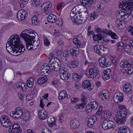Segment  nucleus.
<instances>
[{
	"label": "nucleus",
	"instance_id": "f257e3e1",
	"mask_svg": "<svg viewBox=\"0 0 133 133\" xmlns=\"http://www.w3.org/2000/svg\"><path fill=\"white\" fill-rule=\"evenodd\" d=\"M8 52L10 54L12 52L15 54L14 56H18L23 53L25 49L23 45L21 44V45L14 43L12 44L11 47L6 48Z\"/></svg>",
	"mask_w": 133,
	"mask_h": 133
},
{
	"label": "nucleus",
	"instance_id": "f03ea898",
	"mask_svg": "<svg viewBox=\"0 0 133 133\" xmlns=\"http://www.w3.org/2000/svg\"><path fill=\"white\" fill-rule=\"evenodd\" d=\"M25 30H24L21 33L20 36L24 39L25 41H28L30 42L31 44H33L35 42L37 41V40H39V36L37 34H35V36H30L27 35L25 33Z\"/></svg>",
	"mask_w": 133,
	"mask_h": 133
},
{
	"label": "nucleus",
	"instance_id": "7ed1b4c3",
	"mask_svg": "<svg viewBox=\"0 0 133 133\" xmlns=\"http://www.w3.org/2000/svg\"><path fill=\"white\" fill-rule=\"evenodd\" d=\"M119 6L122 10L128 11L131 10L133 8V0H125L124 2L120 1Z\"/></svg>",
	"mask_w": 133,
	"mask_h": 133
},
{
	"label": "nucleus",
	"instance_id": "20e7f679",
	"mask_svg": "<svg viewBox=\"0 0 133 133\" xmlns=\"http://www.w3.org/2000/svg\"><path fill=\"white\" fill-rule=\"evenodd\" d=\"M102 128L106 130L111 128L114 129L115 127L116 124L112 121L106 118L102 122Z\"/></svg>",
	"mask_w": 133,
	"mask_h": 133
},
{
	"label": "nucleus",
	"instance_id": "39448f33",
	"mask_svg": "<svg viewBox=\"0 0 133 133\" xmlns=\"http://www.w3.org/2000/svg\"><path fill=\"white\" fill-rule=\"evenodd\" d=\"M15 35L16 37H17L16 38L15 37V36L13 35L8 39L6 45V48L11 47L12 45V44H14V43L21 45L22 43L20 41L19 37L17 36V35Z\"/></svg>",
	"mask_w": 133,
	"mask_h": 133
},
{
	"label": "nucleus",
	"instance_id": "423d86ee",
	"mask_svg": "<svg viewBox=\"0 0 133 133\" xmlns=\"http://www.w3.org/2000/svg\"><path fill=\"white\" fill-rule=\"evenodd\" d=\"M85 73L87 77L93 78L98 75V72L97 68L92 67L87 70Z\"/></svg>",
	"mask_w": 133,
	"mask_h": 133
},
{
	"label": "nucleus",
	"instance_id": "0eeeda50",
	"mask_svg": "<svg viewBox=\"0 0 133 133\" xmlns=\"http://www.w3.org/2000/svg\"><path fill=\"white\" fill-rule=\"evenodd\" d=\"M0 122L3 126L6 128L10 127L12 125L9 117L6 115L2 116V118L0 119Z\"/></svg>",
	"mask_w": 133,
	"mask_h": 133
},
{
	"label": "nucleus",
	"instance_id": "6e6552de",
	"mask_svg": "<svg viewBox=\"0 0 133 133\" xmlns=\"http://www.w3.org/2000/svg\"><path fill=\"white\" fill-rule=\"evenodd\" d=\"M122 94L120 92H117L114 94L113 97V100L116 103H119L123 101V96Z\"/></svg>",
	"mask_w": 133,
	"mask_h": 133
},
{
	"label": "nucleus",
	"instance_id": "1a4fd4ad",
	"mask_svg": "<svg viewBox=\"0 0 133 133\" xmlns=\"http://www.w3.org/2000/svg\"><path fill=\"white\" fill-rule=\"evenodd\" d=\"M82 87L84 89H87L89 91H91L94 88L92 82L88 80L84 81L82 84Z\"/></svg>",
	"mask_w": 133,
	"mask_h": 133
},
{
	"label": "nucleus",
	"instance_id": "9d476101",
	"mask_svg": "<svg viewBox=\"0 0 133 133\" xmlns=\"http://www.w3.org/2000/svg\"><path fill=\"white\" fill-rule=\"evenodd\" d=\"M94 52L100 56H102L105 50L104 48L99 45H95L94 46Z\"/></svg>",
	"mask_w": 133,
	"mask_h": 133
},
{
	"label": "nucleus",
	"instance_id": "9b49d317",
	"mask_svg": "<svg viewBox=\"0 0 133 133\" xmlns=\"http://www.w3.org/2000/svg\"><path fill=\"white\" fill-rule=\"evenodd\" d=\"M106 59L105 57H102L99 58L98 60L100 65L102 67L106 68L108 67L109 66V64L110 63L106 62Z\"/></svg>",
	"mask_w": 133,
	"mask_h": 133
},
{
	"label": "nucleus",
	"instance_id": "f8f14e48",
	"mask_svg": "<svg viewBox=\"0 0 133 133\" xmlns=\"http://www.w3.org/2000/svg\"><path fill=\"white\" fill-rule=\"evenodd\" d=\"M97 117L95 115H93L90 117L88 120V125L90 127H92L97 121Z\"/></svg>",
	"mask_w": 133,
	"mask_h": 133
},
{
	"label": "nucleus",
	"instance_id": "ddd939ff",
	"mask_svg": "<svg viewBox=\"0 0 133 133\" xmlns=\"http://www.w3.org/2000/svg\"><path fill=\"white\" fill-rule=\"evenodd\" d=\"M133 63L131 59H129L127 61H124V62H121L120 63V66L122 67H124V66L125 68L128 67L132 65Z\"/></svg>",
	"mask_w": 133,
	"mask_h": 133
},
{
	"label": "nucleus",
	"instance_id": "4468645a",
	"mask_svg": "<svg viewBox=\"0 0 133 133\" xmlns=\"http://www.w3.org/2000/svg\"><path fill=\"white\" fill-rule=\"evenodd\" d=\"M118 133H130V129L125 126H122L120 127L118 130Z\"/></svg>",
	"mask_w": 133,
	"mask_h": 133
},
{
	"label": "nucleus",
	"instance_id": "2eb2a0df",
	"mask_svg": "<svg viewBox=\"0 0 133 133\" xmlns=\"http://www.w3.org/2000/svg\"><path fill=\"white\" fill-rule=\"evenodd\" d=\"M56 60L52 62L54 64L55 68V71H59L61 66V64L59 60L57 59Z\"/></svg>",
	"mask_w": 133,
	"mask_h": 133
},
{
	"label": "nucleus",
	"instance_id": "dca6fc26",
	"mask_svg": "<svg viewBox=\"0 0 133 133\" xmlns=\"http://www.w3.org/2000/svg\"><path fill=\"white\" fill-rule=\"evenodd\" d=\"M39 118L42 120H43L46 119L48 117V114L45 112H44L43 110L39 111L38 113Z\"/></svg>",
	"mask_w": 133,
	"mask_h": 133
},
{
	"label": "nucleus",
	"instance_id": "f3484780",
	"mask_svg": "<svg viewBox=\"0 0 133 133\" xmlns=\"http://www.w3.org/2000/svg\"><path fill=\"white\" fill-rule=\"evenodd\" d=\"M70 52L72 56L75 55V57H77V55H78L79 54V49L77 48L74 47L70 49Z\"/></svg>",
	"mask_w": 133,
	"mask_h": 133
},
{
	"label": "nucleus",
	"instance_id": "a211bd4d",
	"mask_svg": "<svg viewBox=\"0 0 133 133\" xmlns=\"http://www.w3.org/2000/svg\"><path fill=\"white\" fill-rule=\"evenodd\" d=\"M114 119L117 123L119 124L124 123L126 120V117L124 116H121L118 118L116 117Z\"/></svg>",
	"mask_w": 133,
	"mask_h": 133
},
{
	"label": "nucleus",
	"instance_id": "6ab92c4d",
	"mask_svg": "<svg viewBox=\"0 0 133 133\" xmlns=\"http://www.w3.org/2000/svg\"><path fill=\"white\" fill-rule=\"evenodd\" d=\"M56 15L52 14H51L49 15L47 18L48 21L50 23H53L56 21V19L54 18L55 17Z\"/></svg>",
	"mask_w": 133,
	"mask_h": 133
},
{
	"label": "nucleus",
	"instance_id": "aec40b11",
	"mask_svg": "<svg viewBox=\"0 0 133 133\" xmlns=\"http://www.w3.org/2000/svg\"><path fill=\"white\" fill-rule=\"evenodd\" d=\"M102 38H103V37L101 33L98 34L97 35L94 34L92 36L93 39L94 41L101 40Z\"/></svg>",
	"mask_w": 133,
	"mask_h": 133
},
{
	"label": "nucleus",
	"instance_id": "412c9836",
	"mask_svg": "<svg viewBox=\"0 0 133 133\" xmlns=\"http://www.w3.org/2000/svg\"><path fill=\"white\" fill-rule=\"evenodd\" d=\"M61 77L63 80H67L70 77L71 74L70 73H60Z\"/></svg>",
	"mask_w": 133,
	"mask_h": 133
},
{
	"label": "nucleus",
	"instance_id": "4be33fe9",
	"mask_svg": "<svg viewBox=\"0 0 133 133\" xmlns=\"http://www.w3.org/2000/svg\"><path fill=\"white\" fill-rule=\"evenodd\" d=\"M81 3L84 5H86L89 3L92 4L94 3L95 0H79Z\"/></svg>",
	"mask_w": 133,
	"mask_h": 133
},
{
	"label": "nucleus",
	"instance_id": "5701e85b",
	"mask_svg": "<svg viewBox=\"0 0 133 133\" xmlns=\"http://www.w3.org/2000/svg\"><path fill=\"white\" fill-rule=\"evenodd\" d=\"M47 78L46 77H40L37 80V83L40 85L46 82L47 80Z\"/></svg>",
	"mask_w": 133,
	"mask_h": 133
},
{
	"label": "nucleus",
	"instance_id": "b1692460",
	"mask_svg": "<svg viewBox=\"0 0 133 133\" xmlns=\"http://www.w3.org/2000/svg\"><path fill=\"white\" fill-rule=\"evenodd\" d=\"M66 92L64 91H62L60 92L59 95V99L61 101L66 97Z\"/></svg>",
	"mask_w": 133,
	"mask_h": 133
},
{
	"label": "nucleus",
	"instance_id": "393cba45",
	"mask_svg": "<svg viewBox=\"0 0 133 133\" xmlns=\"http://www.w3.org/2000/svg\"><path fill=\"white\" fill-rule=\"evenodd\" d=\"M19 125L17 123L13 124L12 126H10V129H9V133L11 132H13L15 130V129L17 128H19Z\"/></svg>",
	"mask_w": 133,
	"mask_h": 133
},
{
	"label": "nucleus",
	"instance_id": "a878e982",
	"mask_svg": "<svg viewBox=\"0 0 133 133\" xmlns=\"http://www.w3.org/2000/svg\"><path fill=\"white\" fill-rule=\"evenodd\" d=\"M15 111H12L10 113V115L15 119L19 118L21 117L18 114L16 113Z\"/></svg>",
	"mask_w": 133,
	"mask_h": 133
},
{
	"label": "nucleus",
	"instance_id": "bb28decb",
	"mask_svg": "<svg viewBox=\"0 0 133 133\" xmlns=\"http://www.w3.org/2000/svg\"><path fill=\"white\" fill-rule=\"evenodd\" d=\"M26 41V47L27 49L29 50H33L35 49L34 47H33L32 45V44H31L30 42L28 41Z\"/></svg>",
	"mask_w": 133,
	"mask_h": 133
},
{
	"label": "nucleus",
	"instance_id": "cd10ccee",
	"mask_svg": "<svg viewBox=\"0 0 133 133\" xmlns=\"http://www.w3.org/2000/svg\"><path fill=\"white\" fill-rule=\"evenodd\" d=\"M73 42L78 48L79 47L81 46V42L78 40L77 38H75L73 39Z\"/></svg>",
	"mask_w": 133,
	"mask_h": 133
},
{
	"label": "nucleus",
	"instance_id": "c85d7f7f",
	"mask_svg": "<svg viewBox=\"0 0 133 133\" xmlns=\"http://www.w3.org/2000/svg\"><path fill=\"white\" fill-rule=\"evenodd\" d=\"M17 18L19 20L23 21L26 18L27 16H25L23 14H22L19 12H18L17 14Z\"/></svg>",
	"mask_w": 133,
	"mask_h": 133
},
{
	"label": "nucleus",
	"instance_id": "c756f323",
	"mask_svg": "<svg viewBox=\"0 0 133 133\" xmlns=\"http://www.w3.org/2000/svg\"><path fill=\"white\" fill-rule=\"evenodd\" d=\"M90 105L91 108L94 110H95L98 108V104L97 102L96 101L91 102Z\"/></svg>",
	"mask_w": 133,
	"mask_h": 133
},
{
	"label": "nucleus",
	"instance_id": "7c9ffc66",
	"mask_svg": "<svg viewBox=\"0 0 133 133\" xmlns=\"http://www.w3.org/2000/svg\"><path fill=\"white\" fill-rule=\"evenodd\" d=\"M16 114L19 115L21 117L23 115V110L21 108L19 107H17L15 108V111Z\"/></svg>",
	"mask_w": 133,
	"mask_h": 133
},
{
	"label": "nucleus",
	"instance_id": "2f4dec72",
	"mask_svg": "<svg viewBox=\"0 0 133 133\" xmlns=\"http://www.w3.org/2000/svg\"><path fill=\"white\" fill-rule=\"evenodd\" d=\"M117 45L118 46V50L121 51L123 48L124 46L123 43L121 41H120L117 43Z\"/></svg>",
	"mask_w": 133,
	"mask_h": 133
},
{
	"label": "nucleus",
	"instance_id": "473e14b6",
	"mask_svg": "<svg viewBox=\"0 0 133 133\" xmlns=\"http://www.w3.org/2000/svg\"><path fill=\"white\" fill-rule=\"evenodd\" d=\"M108 35L110 36L113 39H115L117 38L116 34L111 30H109L108 32Z\"/></svg>",
	"mask_w": 133,
	"mask_h": 133
},
{
	"label": "nucleus",
	"instance_id": "72a5a7b5",
	"mask_svg": "<svg viewBox=\"0 0 133 133\" xmlns=\"http://www.w3.org/2000/svg\"><path fill=\"white\" fill-rule=\"evenodd\" d=\"M30 114L28 112H26L23 114L22 116L23 117V119L24 120L27 121L30 119Z\"/></svg>",
	"mask_w": 133,
	"mask_h": 133
},
{
	"label": "nucleus",
	"instance_id": "f704fd0d",
	"mask_svg": "<svg viewBox=\"0 0 133 133\" xmlns=\"http://www.w3.org/2000/svg\"><path fill=\"white\" fill-rule=\"evenodd\" d=\"M82 15V16L81 17V18H82L83 19L85 20V22L86 21L87 19L89 17L88 12L87 11H85L83 13Z\"/></svg>",
	"mask_w": 133,
	"mask_h": 133
},
{
	"label": "nucleus",
	"instance_id": "c9c22d12",
	"mask_svg": "<svg viewBox=\"0 0 133 133\" xmlns=\"http://www.w3.org/2000/svg\"><path fill=\"white\" fill-rule=\"evenodd\" d=\"M86 104L82 102L80 104H78L75 106V108L76 109H82L85 108Z\"/></svg>",
	"mask_w": 133,
	"mask_h": 133
},
{
	"label": "nucleus",
	"instance_id": "e433bc0d",
	"mask_svg": "<svg viewBox=\"0 0 133 133\" xmlns=\"http://www.w3.org/2000/svg\"><path fill=\"white\" fill-rule=\"evenodd\" d=\"M124 51L127 53H130L132 51L131 46L129 45H127L125 46Z\"/></svg>",
	"mask_w": 133,
	"mask_h": 133
},
{
	"label": "nucleus",
	"instance_id": "4c0bfd02",
	"mask_svg": "<svg viewBox=\"0 0 133 133\" xmlns=\"http://www.w3.org/2000/svg\"><path fill=\"white\" fill-rule=\"evenodd\" d=\"M25 30V33L27 35H29V34H28L27 33L29 34H34V35H35V34H37V33L35 32L34 31L30 29L29 30H28L27 29L24 30Z\"/></svg>",
	"mask_w": 133,
	"mask_h": 133
},
{
	"label": "nucleus",
	"instance_id": "58836bf2",
	"mask_svg": "<svg viewBox=\"0 0 133 133\" xmlns=\"http://www.w3.org/2000/svg\"><path fill=\"white\" fill-rule=\"evenodd\" d=\"M83 19L82 18H79V19H78L77 21L75 23L77 25H79V24H83L85 22V20Z\"/></svg>",
	"mask_w": 133,
	"mask_h": 133
},
{
	"label": "nucleus",
	"instance_id": "ea45409f",
	"mask_svg": "<svg viewBox=\"0 0 133 133\" xmlns=\"http://www.w3.org/2000/svg\"><path fill=\"white\" fill-rule=\"evenodd\" d=\"M70 124L71 128L72 129H75L77 127V125L73 120L71 121Z\"/></svg>",
	"mask_w": 133,
	"mask_h": 133
},
{
	"label": "nucleus",
	"instance_id": "a19ab883",
	"mask_svg": "<svg viewBox=\"0 0 133 133\" xmlns=\"http://www.w3.org/2000/svg\"><path fill=\"white\" fill-rule=\"evenodd\" d=\"M79 63L76 61H72L71 63V67L75 68L78 65Z\"/></svg>",
	"mask_w": 133,
	"mask_h": 133
},
{
	"label": "nucleus",
	"instance_id": "79ce46f5",
	"mask_svg": "<svg viewBox=\"0 0 133 133\" xmlns=\"http://www.w3.org/2000/svg\"><path fill=\"white\" fill-rule=\"evenodd\" d=\"M98 17L97 14L94 13L91 14L90 15V19L92 20H94L97 18Z\"/></svg>",
	"mask_w": 133,
	"mask_h": 133
},
{
	"label": "nucleus",
	"instance_id": "37998d69",
	"mask_svg": "<svg viewBox=\"0 0 133 133\" xmlns=\"http://www.w3.org/2000/svg\"><path fill=\"white\" fill-rule=\"evenodd\" d=\"M15 131L13 132H11L10 133H22V130L21 128L19 127V128H17L15 129Z\"/></svg>",
	"mask_w": 133,
	"mask_h": 133
},
{
	"label": "nucleus",
	"instance_id": "c03bdc74",
	"mask_svg": "<svg viewBox=\"0 0 133 133\" xmlns=\"http://www.w3.org/2000/svg\"><path fill=\"white\" fill-rule=\"evenodd\" d=\"M85 109L86 111L88 113L90 112L93 110L90 104H88L87 106H86Z\"/></svg>",
	"mask_w": 133,
	"mask_h": 133
},
{
	"label": "nucleus",
	"instance_id": "a18cd8bd",
	"mask_svg": "<svg viewBox=\"0 0 133 133\" xmlns=\"http://www.w3.org/2000/svg\"><path fill=\"white\" fill-rule=\"evenodd\" d=\"M103 94H102L101 93H99L98 94V97L101 100H104L106 99L107 97L105 96H102Z\"/></svg>",
	"mask_w": 133,
	"mask_h": 133
},
{
	"label": "nucleus",
	"instance_id": "49530a36",
	"mask_svg": "<svg viewBox=\"0 0 133 133\" xmlns=\"http://www.w3.org/2000/svg\"><path fill=\"white\" fill-rule=\"evenodd\" d=\"M63 56L65 58H68L69 57V51H65L63 53Z\"/></svg>",
	"mask_w": 133,
	"mask_h": 133
},
{
	"label": "nucleus",
	"instance_id": "de8ad7c7",
	"mask_svg": "<svg viewBox=\"0 0 133 133\" xmlns=\"http://www.w3.org/2000/svg\"><path fill=\"white\" fill-rule=\"evenodd\" d=\"M60 73L62 74L63 73H69L68 71V69H67L66 68L63 67L62 68L61 70Z\"/></svg>",
	"mask_w": 133,
	"mask_h": 133
},
{
	"label": "nucleus",
	"instance_id": "09e8293b",
	"mask_svg": "<svg viewBox=\"0 0 133 133\" xmlns=\"http://www.w3.org/2000/svg\"><path fill=\"white\" fill-rule=\"evenodd\" d=\"M56 121V119H55L53 121H52L51 122L50 121L49 122H48V125L51 127H53L55 125H56L55 123V122Z\"/></svg>",
	"mask_w": 133,
	"mask_h": 133
},
{
	"label": "nucleus",
	"instance_id": "8fccbe9b",
	"mask_svg": "<svg viewBox=\"0 0 133 133\" xmlns=\"http://www.w3.org/2000/svg\"><path fill=\"white\" fill-rule=\"evenodd\" d=\"M131 87L126 88H123V91L129 94L131 92Z\"/></svg>",
	"mask_w": 133,
	"mask_h": 133
},
{
	"label": "nucleus",
	"instance_id": "3c124183",
	"mask_svg": "<svg viewBox=\"0 0 133 133\" xmlns=\"http://www.w3.org/2000/svg\"><path fill=\"white\" fill-rule=\"evenodd\" d=\"M104 75L103 76V78L104 80H106L109 79L110 77V75L108 74H107L106 72V74H104Z\"/></svg>",
	"mask_w": 133,
	"mask_h": 133
},
{
	"label": "nucleus",
	"instance_id": "603ef678",
	"mask_svg": "<svg viewBox=\"0 0 133 133\" xmlns=\"http://www.w3.org/2000/svg\"><path fill=\"white\" fill-rule=\"evenodd\" d=\"M128 30L130 32L131 35H133V26H130L128 28Z\"/></svg>",
	"mask_w": 133,
	"mask_h": 133
},
{
	"label": "nucleus",
	"instance_id": "864d4df0",
	"mask_svg": "<svg viewBox=\"0 0 133 133\" xmlns=\"http://www.w3.org/2000/svg\"><path fill=\"white\" fill-rule=\"evenodd\" d=\"M129 67L127 70V73L129 74H131L133 72V68L131 67Z\"/></svg>",
	"mask_w": 133,
	"mask_h": 133
},
{
	"label": "nucleus",
	"instance_id": "5fc2aeb1",
	"mask_svg": "<svg viewBox=\"0 0 133 133\" xmlns=\"http://www.w3.org/2000/svg\"><path fill=\"white\" fill-rule=\"evenodd\" d=\"M41 133H51V132L49 131L48 128H45L42 130Z\"/></svg>",
	"mask_w": 133,
	"mask_h": 133
},
{
	"label": "nucleus",
	"instance_id": "6e6d98bb",
	"mask_svg": "<svg viewBox=\"0 0 133 133\" xmlns=\"http://www.w3.org/2000/svg\"><path fill=\"white\" fill-rule=\"evenodd\" d=\"M18 12L21 13L22 14H23V15H24L25 16H27L28 15V14L27 13L26 11L23 9L20 10Z\"/></svg>",
	"mask_w": 133,
	"mask_h": 133
},
{
	"label": "nucleus",
	"instance_id": "4d7b16f0",
	"mask_svg": "<svg viewBox=\"0 0 133 133\" xmlns=\"http://www.w3.org/2000/svg\"><path fill=\"white\" fill-rule=\"evenodd\" d=\"M79 100V99L77 97H73L71 99V102L72 103H76Z\"/></svg>",
	"mask_w": 133,
	"mask_h": 133
},
{
	"label": "nucleus",
	"instance_id": "13d9d810",
	"mask_svg": "<svg viewBox=\"0 0 133 133\" xmlns=\"http://www.w3.org/2000/svg\"><path fill=\"white\" fill-rule=\"evenodd\" d=\"M49 65L50 68V72H51L53 70L55 71L56 69L54 64L53 63L49 64Z\"/></svg>",
	"mask_w": 133,
	"mask_h": 133
},
{
	"label": "nucleus",
	"instance_id": "bf43d9fd",
	"mask_svg": "<svg viewBox=\"0 0 133 133\" xmlns=\"http://www.w3.org/2000/svg\"><path fill=\"white\" fill-rule=\"evenodd\" d=\"M34 3H33L34 5H35L37 7L39 6V0H33Z\"/></svg>",
	"mask_w": 133,
	"mask_h": 133
},
{
	"label": "nucleus",
	"instance_id": "052dcab7",
	"mask_svg": "<svg viewBox=\"0 0 133 133\" xmlns=\"http://www.w3.org/2000/svg\"><path fill=\"white\" fill-rule=\"evenodd\" d=\"M83 74H80L79 75L78 74V76H77L76 77V79H77L78 81H80L81 79L83 77Z\"/></svg>",
	"mask_w": 133,
	"mask_h": 133
},
{
	"label": "nucleus",
	"instance_id": "680f3d73",
	"mask_svg": "<svg viewBox=\"0 0 133 133\" xmlns=\"http://www.w3.org/2000/svg\"><path fill=\"white\" fill-rule=\"evenodd\" d=\"M102 111V108H99L98 111L95 114L96 116H99L101 114Z\"/></svg>",
	"mask_w": 133,
	"mask_h": 133
},
{
	"label": "nucleus",
	"instance_id": "e2e57ef3",
	"mask_svg": "<svg viewBox=\"0 0 133 133\" xmlns=\"http://www.w3.org/2000/svg\"><path fill=\"white\" fill-rule=\"evenodd\" d=\"M81 100L83 102V103H87V98L85 96H83L82 98L81 99Z\"/></svg>",
	"mask_w": 133,
	"mask_h": 133
},
{
	"label": "nucleus",
	"instance_id": "0e129e2a",
	"mask_svg": "<svg viewBox=\"0 0 133 133\" xmlns=\"http://www.w3.org/2000/svg\"><path fill=\"white\" fill-rule=\"evenodd\" d=\"M95 30H96L97 32H103V33L105 32L104 31L103 29H101L99 28H96Z\"/></svg>",
	"mask_w": 133,
	"mask_h": 133
},
{
	"label": "nucleus",
	"instance_id": "69168bd1",
	"mask_svg": "<svg viewBox=\"0 0 133 133\" xmlns=\"http://www.w3.org/2000/svg\"><path fill=\"white\" fill-rule=\"evenodd\" d=\"M40 43V41L39 40H37V41L35 43V45H34V47L35 49H36L37 48V47L38 46L39 44Z\"/></svg>",
	"mask_w": 133,
	"mask_h": 133
},
{
	"label": "nucleus",
	"instance_id": "338daca9",
	"mask_svg": "<svg viewBox=\"0 0 133 133\" xmlns=\"http://www.w3.org/2000/svg\"><path fill=\"white\" fill-rule=\"evenodd\" d=\"M28 82L29 83H33L34 84V80L33 79V78L30 77L28 78L27 82Z\"/></svg>",
	"mask_w": 133,
	"mask_h": 133
},
{
	"label": "nucleus",
	"instance_id": "774afa93",
	"mask_svg": "<svg viewBox=\"0 0 133 133\" xmlns=\"http://www.w3.org/2000/svg\"><path fill=\"white\" fill-rule=\"evenodd\" d=\"M26 84L27 86L30 88L32 87V86H33L34 84V83L32 82L31 83L28 82H26Z\"/></svg>",
	"mask_w": 133,
	"mask_h": 133
}]
</instances>
